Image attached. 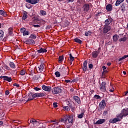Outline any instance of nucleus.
I'll use <instances>...</instances> for the list:
<instances>
[{
  "mask_svg": "<svg viewBox=\"0 0 128 128\" xmlns=\"http://www.w3.org/2000/svg\"><path fill=\"white\" fill-rule=\"evenodd\" d=\"M116 116V118H114L113 119H110V120H109L110 124H116V122H120V120H122V118L120 114H118Z\"/></svg>",
  "mask_w": 128,
  "mask_h": 128,
  "instance_id": "obj_1",
  "label": "nucleus"
},
{
  "mask_svg": "<svg viewBox=\"0 0 128 128\" xmlns=\"http://www.w3.org/2000/svg\"><path fill=\"white\" fill-rule=\"evenodd\" d=\"M90 8H92V4H84L83 6L84 12H88Z\"/></svg>",
  "mask_w": 128,
  "mask_h": 128,
  "instance_id": "obj_2",
  "label": "nucleus"
},
{
  "mask_svg": "<svg viewBox=\"0 0 128 128\" xmlns=\"http://www.w3.org/2000/svg\"><path fill=\"white\" fill-rule=\"evenodd\" d=\"M46 94L44 93H35L32 95V98H42V96H44Z\"/></svg>",
  "mask_w": 128,
  "mask_h": 128,
  "instance_id": "obj_3",
  "label": "nucleus"
},
{
  "mask_svg": "<svg viewBox=\"0 0 128 128\" xmlns=\"http://www.w3.org/2000/svg\"><path fill=\"white\" fill-rule=\"evenodd\" d=\"M112 30V27L110 26H106V25H104V28L103 29V32L104 34H106L110 32Z\"/></svg>",
  "mask_w": 128,
  "mask_h": 128,
  "instance_id": "obj_4",
  "label": "nucleus"
},
{
  "mask_svg": "<svg viewBox=\"0 0 128 128\" xmlns=\"http://www.w3.org/2000/svg\"><path fill=\"white\" fill-rule=\"evenodd\" d=\"M119 114L121 116L122 118L124 116H128V109H124Z\"/></svg>",
  "mask_w": 128,
  "mask_h": 128,
  "instance_id": "obj_5",
  "label": "nucleus"
},
{
  "mask_svg": "<svg viewBox=\"0 0 128 128\" xmlns=\"http://www.w3.org/2000/svg\"><path fill=\"white\" fill-rule=\"evenodd\" d=\"M52 92L55 94H60L62 90L60 88L55 87L52 89Z\"/></svg>",
  "mask_w": 128,
  "mask_h": 128,
  "instance_id": "obj_6",
  "label": "nucleus"
},
{
  "mask_svg": "<svg viewBox=\"0 0 128 128\" xmlns=\"http://www.w3.org/2000/svg\"><path fill=\"white\" fill-rule=\"evenodd\" d=\"M36 70L38 72H42L44 70V64H41L36 68Z\"/></svg>",
  "mask_w": 128,
  "mask_h": 128,
  "instance_id": "obj_7",
  "label": "nucleus"
},
{
  "mask_svg": "<svg viewBox=\"0 0 128 128\" xmlns=\"http://www.w3.org/2000/svg\"><path fill=\"white\" fill-rule=\"evenodd\" d=\"M106 82H102V84L100 86V90H101V92H106Z\"/></svg>",
  "mask_w": 128,
  "mask_h": 128,
  "instance_id": "obj_8",
  "label": "nucleus"
},
{
  "mask_svg": "<svg viewBox=\"0 0 128 128\" xmlns=\"http://www.w3.org/2000/svg\"><path fill=\"white\" fill-rule=\"evenodd\" d=\"M66 122H68V124H72L74 122V117L70 116H66Z\"/></svg>",
  "mask_w": 128,
  "mask_h": 128,
  "instance_id": "obj_9",
  "label": "nucleus"
},
{
  "mask_svg": "<svg viewBox=\"0 0 128 128\" xmlns=\"http://www.w3.org/2000/svg\"><path fill=\"white\" fill-rule=\"evenodd\" d=\"M30 124H32L34 126H38V124H40V122L36 121V120L35 119H32L30 120Z\"/></svg>",
  "mask_w": 128,
  "mask_h": 128,
  "instance_id": "obj_10",
  "label": "nucleus"
},
{
  "mask_svg": "<svg viewBox=\"0 0 128 128\" xmlns=\"http://www.w3.org/2000/svg\"><path fill=\"white\" fill-rule=\"evenodd\" d=\"M112 18H108L107 20H105L104 26H110V24H112Z\"/></svg>",
  "mask_w": 128,
  "mask_h": 128,
  "instance_id": "obj_11",
  "label": "nucleus"
},
{
  "mask_svg": "<svg viewBox=\"0 0 128 128\" xmlns=\"http://www.w3.org/2000/svg\"><path fill=\"white\" fill-rule=\"evenodd\" d=\"M26 2H28V4H38L40 0H26Z\"/></svg>",
  "mask_w": 128,
  "mask_h": 128,
  "instance_id": "obj_12",
  "label": "nucleus"
},
{
  "mask_svg": "<svg viewBox=\"0 0 128 128\" xmlns=\"http://www.w3.org/2000/svg\"><path fill=\"white\" fill-rule=\"evenodd\" d=\"M99 106L100 108H104V107L106 106V101L104 100H102V102H100Z\"/></svg>",
  "mask_w": 128,
  "mask_h": 128,
  "instance_id": "obj_13",
  "label": "nucleus"
},
{
  "mask_svg": "<svg viewBox=\"0 0 128 128\" xmlns=\"http://www.w3.org/2000/svg\"><path fill=\"white\" fill-rule=\"evenodd\" d=\"M73 98L74 100H75L76 102H77L78 104H80V97L78 96H74Z\"/></svg>",
  "mask_w": 128,
  "mask_h": 128,
  "instance_id": "obj_14",
  "label": "nucleus"
},
{
  "mask_svg": "<svg viewBox=\"0 0 128 128\" xmlns=\"http://www.w3.org/2000/svg\"><path fill=\"white\" fill-rule=\"evenodd\" d=\"M88 62L86 60L84 61L83 66H82V70L84 72H86V70H88Z\"/></svg>",
  "mask_w": 128,
  "mask_h": 128,
  "instance_id": "obj_15",
  "label": "nucleus"
},
{
  "mask_svg": "<svg viewBox=\"0 0 128 128\" xmlns=\"http://www.w3.org/2000/svg\"><path fill=\"white\" fill-rule=\"evenodd\" d=\"M25 44H36V42L33 40H28L25 42Z\"/></svg>",
  "mask_w": 128,
  "mask_h": 128,
  "instance_id": "obj_16",
  "label": "nucleus"
},
{
  "mask_svg": "<svg viewBox=\"0 0 128 128\" xmlns=\"http://www.w3.org/2000/svg\"><path fill=\"white\" fill-rule=\"evenodd\" d=\"M42 88L44 90H46V92H50L52 88L50 86H46V85H43Z\"/></svg>",
  "mask_w": 128,
  "mask_h": 128,
  "instance_id": "obj_17",
  "label": "nucleus"
},
{
  "mask_svg": "<svg viewBox=\"0 0 128 128\" xmlns=\"http://www.w3.org/2000/svg\"><path fill=\"white\" fill-rule=\"evenodd\" d=\"M106 122V120L104 119H100L96 122L95 124H101Z\"/></svg>",
  "mask_w": 128,
  "mask_h": 128,
  "instance_id": "obj_18",
  "label": "nucleus"
},
{
  "mask_svg": "<svg viewBox=\"0 0 128 128\" xmlns=\"http://www.w3.org/2000/svg\"><path fill=\"white\" fill-rule=\"evenodd\" d=\"M0 78H4V80H7V82H12V78L10 77H8V76H0Z\"/></svg>",
  "mask_w": 128,
  "mask_h": 128,
  "instance_id": "obj_19",
  "label": "nucleus"
},
{
  "mask_svg": "<svg viewBox=\"0 0 128 128\" xmlns=\"http://www.w3.org/2000/svg\"><path fill=\"white\" fill-rule=\"evenodd\" d=\"M106 10L108 12H112V6L110 4H108L106 6Z\"/></svg>",
  "mask_w": 128,
  "mask_h": 128,
  "instance_id": "obj_20",
  "label": "nucleus"
},
{
  "mask_svg": "<svg viewBox=\"0 0 128 128\" xmlns=\"http://www.w3.org/2000/svg\"><path fill=\"white\" fill-rule=\"evenodd\" d=\"M48 52V50H46V49L42 48H40V50H37V52H38V54H42V52Z\"/></svg>",
  "mask_w": 128,
  "mask_h": 128,
  "instance_id": "obj_21",
  "label": "nucleus"
},
{
  "mask_svg": "<svg viewBox=\"0 0 128 128\" xmlns=\"http://www.w3.org/2000/svg\"><path fill=\"white\" fill-rule=\"evenodd\" d=\"M124 1V0H117L116 1V3L115 4V6H120V4H122V2H123Z\"/></svg>",
  "mask_w": 128,
  "mask_h": 128,
  "instance_id": "obj_22",
  "label": "nucleus"
},
{
  "mask_svg": "<svg viewBox=\"0 0 128 128\" xmlns=\"http://www.w3.org/2000/svg\"><path fill=\"white\" fill-rule=\"evenodd\" d=\"M119 38H120V36L118 35L114 36H113V40H114V42H118Z\"/></svg>",
  "mask_w": 128,
  "mask_h": 128,
  "instance_id": "obj_23",
  "label": "nucleus"
},
{
  "mask_svg": "<svg viewBox=\"0 0 128 128\" xmlns=\"http://www.w3.org/2000/svg\"><path fill=\"white\" fill-rule=\"evenodd\" d=\"M98 52L96 51H94L92 52V56L93 58H98Z\"/></svg>",
  "mask_w": 128,
  "mask_h": 128,
  "instance_id": "obj_24",
  "label": "nucleus"
},
{
  "mask_svg": "<svg viewBox=\"0 0 128 128\" xmlns=\"http://www.w3.org/2000/svg\"><path fill=\"white\" fill-rule=\"evenodd\" d=\"M4 33L2 30H0V40H2L4 38Z\"/></svg>",
  "mask_w": 128,
  "mask_h": 128,
  "instance_id": "obj_25",
  "label": "nucleus"
},
{
  "mask_svg": "<svg viewBox=\"0 0 128 128\" xmlns=\"http://www.w3.org/2000/svg\"><path fill=\"white\" fill-rule=\"evenodd\" d=\"M0 14L1 16H8L6 13V12H4V10H0Z\"/></svg>",
  "mask_w": 128,
  "mask_h": 128,
  "instance_id": "obj_26",
  "label": "nucleus"
},
{
  "mask_svg": "<svg viewBox=\"0 0 128 128\" xmlns=\"http://www.w3.org/2000/svg\"><path fill=\"white\" fill-rule=\"evenodd\" d=\"M40 16H46V11L41 10L40 13Z\"/></svg>",
  "mask_w": 128,
  "mask_h": 128,
  "instance_id": "obj_27",
  "label": "nucleus"
},
{
  "mask_svg": "<svg viewBox=\"0 0 128 128\" xmlns=\"http://www.w3.org/2000/svg\"><path fill=\"white\" fill-rule=\"evenodd\" d=\"M10 66L12 68H16V65L12 62H10L9 64Z\"/></svg>",
  "mask_w": 128,
  "mask_h": 128,
  "instance_id": "obj_28",
  "label": "nucleus"
},
{
  "mask_svg": "<svg viewBox=\"0 0 128 128\" xmlns=\"http://www.w3.org/2000/svg\"><path fill=\"white\" fill-rule=\"evenodd\" d=\"M74 40L76 42H78V44H82V40L78 39V38H74Z\"/></svg>",
  "mask_w": 128,
  "mask_h": 128,
  "instance_id": "obj_29",
  "label": "nucleus"
},
{
  "mask_svg": "<svg viewBox=\"0 0 128 128\" xmlns=\"http://www.w3.org/2000/svg\"><path fill=\"white\" fill-rule=\"evenodd\" d=\"M128 58V54L125 55V56H123L122 57L120 58L118 60H119V62H120V60H124V58Z\"/></svg>",
  "mask_w": 128,
  "mask_h": 128,
  "instance_id": "obj_30",
  "label": "nucleus"
},
{
  "mask_svg": "<svg viewBox=\"0 0 128 128\" xmlns=\"http://www.w3.org/2000/svg\"><path fill=\"white\" fill-rule=\"evenodd\" d=\"M26 18H28V14H26V13H24L22 17V20H25Z\"/></svg>",
  "mask_w": 128,
  "mask_h": 128,
  "instance_id": "obj_31",
  "label": "nucleus"
},
{
  "mask_svg": "<svg viewBox=\"0 0 128 128\" xmlns=\"http://www.w3.org/2000/svg\"><path fill=\"white\" fill-rule=\"evenodd\" d=\"M126 36L119 39V42H126Z\"/></svg>",
  "mask_w": 128,
  "mask_h": 128,
  "instance_id": "obj_32",
  "label": "nucleus"
},
{
  "mask_svg": "<svg viewBox=\"0 0 128 128\" xmlns=\"http://www.w3.org/2000/svg\"><path fill=\"white\" fill-rule=\"evenodd\" d=\"M84 112H82V113L78 114V118H84Z\"/></svg>",
  "mask_w": 128,
  "mask_h": 128,
  "instance_id": "obj_33",
  "label": "nucleus"
},
{
  "mask_svg": "<svg viewBox=\"0 0 128 128\" xmlns=\"http://www.w3.org/2000/svg\"><path fill=\"white\" fill-rule=\"evenodd\" d=\"M70 62H74V58L72 56V54H70Z\"/></svg>",
  "mask_w": 128,
  "mask_h": 128,
  "instance_id": "obj_34",
  "label": "nucleus"
},
{
  "mask_svg": "<svg viewBox=\"0 0 128 128\" xmlns=\"http://www.w3.org/2000/svg\"><path fill=\"white\" fill-rule=\"evenodd\" d=\"M20 76H24V74H26V71L24 70H21L20 72Z\"/></svg>",
  "mask_w": 128,
  "mask_h": 128,
  "instance_id": "obj_35",
  "label": "nucleus"
},
{
  "mask_svg": "<svg viewBox=\"0 0 128 128\" xmlns=\"http://www.w3.org/2000/svg\"><path fill=\"white\" fill-rule=\"evenodd\" d=\"M120 10H121L122 12H124V10H126V7L124 5H122L120 7Z\"/></svg>",
  "mask_w": 128,
  "mask_h": 128,
  "instance_id": "obj_36",
  "label": "nucleus"
},
{
  "mask_svg": "<svg viewBox=\"0 0 128 128\" xmlns=\"http://www.w3.org/2000/svg\"><path fill=\"white\" fill-rule=\"evenodd\" d=\"M55 75L57 78H60V73L58 72H55Z\"/></svg>",
  "mask_w": 128,
  "mask_h": 128,
  "instance_id": "obj_37",
  "label": "nucleus"
},
{
  "mask_svg": "<svg viewBox=\"0 0 128 128\" xmlns=\"http://www.w3.org/2000/svg\"><path fill=\"white\" fill-rule=\"evenodd\" d=\"M30 34V32L28 31H26L25 30L24 33H23V36H28Z\"/></svg>",
  "mask_w": 128,
  "mask_h": 128,
  "instance_id": "obj_38",
  "label": "nucleus"
},
{
  "mask_svg": "<svg viewBox=\"0 0 128 128\" xmlns=\"http://www.w3.org/2000/svg\"><path fill=\"white\" fill-rule=\"evenodd\" d=\"M63 60H64V57L62 56H59L58 62H62Z\"/></svg>",
  "mask_w": 128,
  "mask_h": 128,
  "instance_id": "obj_39",
  "label": "nucleus"
},
{
  "mask_svg": "<svg viewBox=\"0 0 128 128\" xmlns=\"http://www.w3.org/2000/svg\"><path fill=\"white\" fill-rule=\"evenodd\" d=\"M92 34V32L90 31H88V32L85 33V36H90Z\"/></svg>",
  "mask_w": 128,
  "mask_h": 128,
  "instance_id": "obj_40",
  "label": "nucleus"
},
{
  "mask_svg": "<svg viewBox=\"0 0 128 128\" xmlns=\"http://www.w3.org/2000/svg\"><path fill=\"white\" fill-rule=\"evenodd\" d=\"M30 38H36V36L34 34H31L30 36Z\"/></svg>",
  "mask_w": 128,
  "mask_h": 128,
  "instance_id": "obj_41",
  "label": "nucleus"
},
{
  "mask_svg": "<svg viewBox=\"0 0 128 128\" xmlns=\"http://www.w3.org/2000/svg\"><path fill=\"white\" fill-rule=\"evenodd\" d=\"M26 6L27 8H32V5L30 4H26Z\"/></svg>",
  "mask_w": 128,
  "mask_h": 128,
  "instance_id": "obj_42",
  "label": "nucleus"
},
{
  "mask_svg": "<svg viewBox=\"0 0 128 128\" xmlns=\"http://www.w3.org/2000/svg\"><path fill=\"white\" fill-rule=\"evenodd\" d=\"M32 94H31L30 96H30L28 100H28H34L32 96Z\"/></svg>",
  "mask_w": 128,
  "mask_h": 128,
  "instance_id": "obj_43",
  "label": "nucleus"
},
{
  "mask_svg": "<svg viewBox=\"0 0 128 128\" xmlns=\"http://www.w3.org/2000/svg\"><path fill=\"white\" fill-rule=\"evenodd\" d=\"M53 122L54 124H57L58 126V120H53Z\"/></svg>",
  "mask_w": 128,
  "mask_h": 128,
  "instance_id": "obj_44",
  "label": "nucleus"
},
{
  "mask_svg": "<svg viewBox=\"0 0 128 128\" xmlns=\"http://www.w3.org/2000/svg\"><path fill=\"white\" fill-rule=\"evenodd\" d=\"M111 87L112 88L109 90V92H114V87H112L111 85Z\"/></svg>",
  "mask_w": 128,
  "mask_h": 128,
  "instance_id": "obj_45",
  "label": "nucleus"
},
{
  "mask_svg": "<svg viewBox=\"0 0 128 128\" xmlns=\"http://www.w3.org/2000/svg\"><path fill=\"white\" fill-rule=\"evenodd\" d=\"M94 98H96V100H98V99L100 98V96L98 95H95L94 96Z\"/></svg>",
  "mask_w": 128,
  "mask_h": 128,
  "instance_id": "obj_46",
  "label": "nucleus"
},
{
  "mask_svg": "<svg viewBox=\"0 0 128 128\" xmlns=\"http://www.w3.org/2000/svg\"><path fill=\"white\" fill-rule=\"evenodd\" d=\"M26 31V28H22L20 29V32L24 34V32Z\"/></svg>",
  "mask_w": 128,
  "mask_h": 128,
  "instance_id": "obj_47",
  "label": "nucleus"
},
{
  "mask_svg": "<svg viewBox=\"0 0 128 128\" xmlns=\"http://www.w3.org/2000/svg\"><path fill=\"white\" fill-rule=\"evenodd\" d=\"M68 106H69L70 108H74V106H72V102H69Z\"/></svg>",
  "mask_w": 128,
  "mask_h": 128,
  "instance_id": "obj_48",
  "label": "nucleus"
},
{
  "mask_svg": "<svg viewBox=\"0 0 128 128\" xmlns=\"http://www.w3.org/2000/svg\"><path fill=\"white\" fill-rule=\"evenodd\" d=\"M53 106H54V108H58V103L57 102H54L53 103Z\"/></svg>",
  "mask_w": 128,
  "mask_h": 128,
  "instance_id": "obj_49",
  "label": "nucleus"
},
{
  "mask_svg": "<svg viewBox=\"0 0 128 128\" xmlns=\"http://www.w3.org/2000/svg\"><path fill=\"white\" fill-rule=\"evenodd\" d=\"M13 86H16V88H20V84H18L16 83H14L13 84Z\"/></svg>",
  "mask_w": 128,
  "mask_h": 128,
  "instance_id": "obj_50",
  "label": "nucleus"
},
{
  "mask_svg": "<svg viewBox=\"0 0 128 128\" xmlns=\"http://www.w3.org/2000/svg\"><path fill=\"white\" fill-rule=\"evenodd\" d=\"M4 68L6 69V70H10V67H8V66L6 65H4Z\"/></svg>",
  "mask_w": 128,
  "mask_h": 128,
  "instance_id": "obj_51",
  "label": "nucleus"
},
{
  "mask_svg": "<svg viewBox=\"0 0 128 128\" xmlns=\"http://www.w3.org/2000/svg\"><path fill=\"white\" fill-rule=\"evenodd\" d=\"M61 122H66V116H64V118H62L61 119Z\"/></svg>",
  "mask_w": 128,
  "mask_h": 128,
  "instance_id": "obj_52",
  "label": "nucleus"
},
{
  "mask_svg": "<svg viewBox=\"0 0 128 128\" xmlns=\"http://www.w3.org/2000/svg\"><path fill=\"white\" fill-rule=\"evenodd\" d=\"M64 108L65 110H67V111L70 110V107H68V106H65V107H64Z\"/></svg>",
  "mask_w": 128,
  "mask_h": 128,
  "instance_id": "obj_53",
  "label": "nucleus"
},
{
  "mask_svg": "<svg viewBox=\"0 0 128 128\" xmlns=\"http://www.w3.org/2000/svg\"><path fill=\"white\" fill-rule=\"evenodd\" d=\"M5 94H6V96H8L10 94V91H8V90H6L5 92Z\"/></svg>",
  "mask_w": 128,
  "mask_h": 128,
  "instance_id": "obj_54",
  "label": "nucleus"
},
{
  "mask_svg": "<svg viewBox=\"0 0 128 128\" xmlns=\"http://www.w3.org/2000/svg\"><path fill=\"white\" fill-rule=\"evenodd\" d=\"M88 68H94V66L92 64H90L88 65Z\"/></svg>",
  "mask_w": 128,
  "mask_h": 128,
  "instance_id": "obj_55",
  "label": "nucleus"
},
{
  "mask_svg": "<svg viewBox=\"0 0 128 128\" xmlns=\"http://www.w3.org/2000/svg\"><path fill=\"white\" fill-rule=\"evenodd\" d=\"M34 90H36V91L40 90V88L37 87L34 88Z\"/></svg>",
  "mask_w": 128,
  "mask_h": 128,
  "instance_id": "obj_56",
  "label": "nucleus"
},
{
  "mask_svg": "<svg viewBox=\"0 0 128 128\" xmlns=\"http://www.w3.org/2000/svg\"><path fill=\"white\" fill-rule=\"evenodd\" d=\"M102 78H106V74L102 73Z\"/></svg>",
  "mask_w": 128,
  "mask_h": 128,
  "instance_id": "obj_57",
  "label": "nucleus"
},
{
  "mask_svg": "<svg viewBox=\"0 0 128 128\" xmlns=\"http://www.w3.org/2000/svg\"><path fill=\"white\" fill-rule=\"evenodd\" d=\"M34 28H40V26L39 24H36V25H34Z\"/></svg>",
  "mask_w": 128,
  "mask_h": 128,
  "instance_id": "obj_58",
  "label": "nucleus"
},
{
  "mask_svg": "<svg viewBox=\"0 0 128 128\" xmlns=\"http://www.w3.org/2000/svg\"><path fill=\"white\" fill-rule=\"evenodd\" d=\"M103 74H108V70H103V72H102Z\"/></svg>",
  "mask_w": 128,
  "mask_h": 128,
  "instance_id": "obj_59",
  "label": "nucleus"
},
{
  "mask_svg": "<svg viewBox=\"0 0 128 128\" xmlns=\"http://www.w3.org/2000/svg\"><path fill=\"white\" fill-rule=\"evenodd\" d=\"M103 114H104V116H106V114H108V111H104Z\"/></svg>",
  "mask_w": 128,
  "mask_h": 128,
  "instance_id": "obj_60",
  "label": "nucleus"
},
{
  "mask_svg": "<svg viewBox=\"0 0 128 128\" xmlns=\"http://www.w3.org/2000/svg\"><path fill=\"white\" fill-rule=\"evenodd\" d=\"M65 82H72V81H70V80H65Z\"/></svg>",
  "mask_w": 128,
  "mask_h": 128,
  "instance_id": "obj_61",
  "label": "nucleus"
},
{
  "mask_svg": "<svg viewBox=\"0 0 128 128\" xmlns=\"http://www.w3.org/2000/svg\"><path fill=\"white\" fill-rule=\"evenodd\" d=\"M68 2H74V0H68Z\"/></svg>",
  "mask_w": 128,
  "mask_h": 128,
  "instance_id": "obj_62",
  "label": "nucleus"
},
{
  "mask_svg": "<svg viewBox=\"0 0 128 128\" xmlns=\"http://www.w3.org/2000/svg\"><path fill=\"white\" fill-rule=\"evenodd\" d=\"M102 68H103V70H106V66H103Z\"/></svg>",
  "mask_w": 128,
  "mask_h": 128,
  "instance_id": "obj_63",
  "label": "nucleus"
},
{
  "mask_svg": "<svg viewBox=\"0 0 128 128\" xmlns=\"http://www.w3.org/2000/svg\"><path fill=\"white\" fill-rule=\"evenodd\" d=\"M4 28V24H0V28Z\"/></svg>",
  "mask_w": 128,
  "mask_h": 128,
  "instance_id": "obj_64",
  "label": "nucleus"
}]
</instances>
